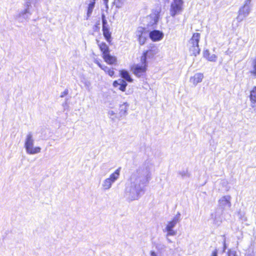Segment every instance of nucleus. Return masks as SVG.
Here are the masks:
<instances>
[{
  "label": "nucleus",
  "mask_w": 256,
  "mask_h": 256,
  "mask_svg": "<svg viewBox=\"0 0 256 256\" xmlns=\"http://www.w3.org/2000/svg\"><path fill=\"white\" fill-rule=\"evenodd\" d=\"M98 48L102 54L104 61L110 65H116L117 64V58L115 56L110 54L108 46L104 42H102L98 44Z\"/></svg>",
  "instance_id": "nucleus-1"
},
{
  "label": "nucleus",
  "mask_w": 256,
  "mask_h": 256,
  "mask_svg": "<svg viewBox=\"0 0 256 256\" xmlns=\"http://www.w3.org/2000/svg\"><path fill=\"white\" fill-rule=\"evenodd\" d=\"M200 38V33L194 32L188 42V50L192 55L196 56L200 53V50L198 44Z\"/></svg>",
  "instance_id": "nucleus-2"
},
{
  "label": "nucleus",
  "mask_w": 256,
  "mask_h": 256,
  "mask_svg": "<svg viewBox=\"0 0 256 256\" xmlns=\"http://www.w3.org/2000/svg\"><path fill=\"white\" fill-rule=\"evenodd\" d=\"M140 64H133L130 67L131 72L138 78L146 76L148 70L147 61H144L140 58Z\"/></svg>",
  "instance_id": "nucleus-3"
},
{
  "label": "nucleus",
  "mask_w": 256,
  "mask_h": 256,
  "mask_svg": "<svg viewBox=\"0 0 256 256\" xmlns=\"http://www.w3.org/2000/svg\"><path fill=\"white\" fill-rule=\"evenodd\" d=\"M33 144L34 140L32 139V135L30 134L26 136L24 144L27 153L33 154L39 153L40 152L41 148L39 146L34 147Z\"/></svg>",
  "instance_id": "nucleus-4"
},
{
  "label": "nucleus",
  "mask_w": 256,
  "mask_h": 256,
  "mask_svg": "<svg viewBox=\"0 0 256 256\" xmlns=\"http://www.w3.org/2000/svg\"><path fill=\"white\" fill-rule=\"evenodd\" d=\"M183 1L182 0H174V2L170 6V15L174 16L178 14L182 9Z\"/></svg>",
  "instance_id": "nucleus-5"
},
{
  "label": "nucleus",
  "mask_w": 256,
  "mask_h": 256,
  "mask_svg": "<svg viewBox=\"0 0 256 256\" xmlns=\"http://www.w3.org/2000/svg\"><path fill=\"white\" fill-rule=\"evenodd\" d=\"M137 40L140 46L144 45L147 40L146 29L144 27L138 28L136 32Z\"/></svg>",
  "instance_id": "nucleus-6"
},
{
  "label": "nucleus",
  "mask_w": 256,
  "mask_h": 256,
  "mask_svg": "<svg viewBox=\"0 0 256 256\" xmlns=\"http://www.w3.org/2000/svg\"><path fill=\"white\" fill-rule=\"evenodd\" d=\"M178 222V218L175 217L168 222L166 228V230L168 232L167 236H174L176 234V231L174 230L172 228Z\"/></svg>",
  "instance_id": "nucleus-7"
},
{
  "label": "nucleus",
  "mask_w": 256,
  "mask_h": 256,
  "mask_svg": "<svg viewBox=\"0 0 256 256\" xmlns=\"http://www.w3.org/2000/svg\"><path fill=\"white\" fill-rule=\"evenodd\" d=\"M155 46H152L144 51L140 57L144 61H146L147 58H153L156 54Z\"/></svg>",
  "instance_id": "nucleus-8"
},
{
  "label": "nucleus",
  "mask_w": 256,
  "mask_h": 256,
  "mask_svg": "<svg viewBox=\"0 0 256 256\" xmlns=\"http://www.w3.org/2000/svg\"><path fill=\"white\" fill-rule=\"evenodd\" d=\"M149 37L152 42L160 40L164 37V34L158 30H153L150 32Z\"/></svg>",
  "instance_id": "nucleus-9"
},
{
  "label": "nucleus",
  "mask_w": 256,
  "mask_h": 256,
  "mask_svg": "<svg viewBox=\"0 0 256 256\" xmlns=\"http://www.w3.org/2000/svg\"><path fill=\"white\" fill-rule=\"evenodd\" d=\"M114 88H118L122 92H125L128 85L126 82L122 79H118L114 81L112 83Z\"/></svg>",
  "instance_id": "nucleus-10"
},
{
  "label": "nucleus",
  "mask_w": 256,
  "mask_h": 256,
  "mask_svg": "<svg viewBox=\"0 0 256 256\" xmlns=\"http://www.w3.org/2000/svg\"><path fill=\"white\" fill-rule=\"evenodd\" d=\"M103 36L106 41L110 44H112V34L108 26H102V28Z\"/></svg>",
  "instance_id": "nucleus-11"
},
{
  "label": "nucleus",
  "mask_w": 256,
  "mask_h": 256,
  "mask_svg": "<svg viewBox=\"0 0 256 256\" xmlns=\"http://www.w3.org/2000/svg\"><path fill=\"white\" fill-rule=\"evenodd\" d=\"M95 62L102 70L109 76H110V77H112L114 76L115 72L114 68H108L106 66L102 65L97 60H96Z\"/></svg>",
  "instance_id": "nucleus-12"
},
{
  "label": "nucleus",
  "mask_w": 256,
  "mask_h": 256,
  "mask_svg": "<svg viewBox=\"0 0 256 256\" xmlns=\"http://www.w3.org/2000/svg\"><path fill=\"white\" fill-rule=\"evenodd\" d=\"M203 78V74L196 73L194 76L190 78V81L192 84L196 86L198 84L202 82Z\"/></svg>",
  "instance_id": "nucleus-13"
},
{
  "label": "nucleus",
  "mask_w": 256,
  "mask_h": 256,
  "mask_svg": "<svg viewBox=\"0 0 256 256\" xmlns=\"http://www.w3.org/2000/svg\"><path fill=\"white\" fill-rule=\"evenodd\" d=\"M250 99L251 103V106L252 108H256V86L252 87L250 90Z\"/></svg>",
  "instance_id": "nucleus-14"
},
{
  "label": "nucleus",
  "mask_w": 256,
  "mask_h": 256,
  "mask_svg": "<svg viewBox=\"0 0 256 256\" xmlns=\"http://www.w3.org/2000/svg\"><path fill=\"white\" fill-rule=\"evenodd\" d=\"M120 75L125 81H127L129 82H133V80L131 78L129 72L125 70H120Z\"/></svg>",
  "instance_id": "nucleus-15"
},
{
  "label": "nucleus",
  "mask_w": 256,
  "mask_h": 256,
  "mask_svg": "<svg viewBox=\"0 0 256 256\" xmlns=\"http://www.w3.org/2000/svg\"><path fill=\"white\" fill-rule=\"evenodd\" d=\"M204 56L210 62H216L217 60V56L214 54H210L208 50H206L204 52Z\"/></svg>",
  "instance_id": "nucleus-16"
},
{
  "label": "nucleus",
  "mask_w": 256,
  "mask_h": 256,
  "mask_svg": "<svg viewBox=\"0 0 256 256\" xmlns=\"http://www.w3.org/2000/svg\"><path fill=\"white\" fill-rule=\"evenodd\" d=\"M160 12V9L152 10V13L149 15L152 18L155 23L157 22Z\"/></svg>",
  "instance_id": "nucleus-17"
},
{
  "label": "nucleus",
  "mask_w": 256,
  "mask_h": 256,
  "mask_svg": "<svg viewBox=\"0 0 256 256\" xmlns=\"http://www.w3.org/2000/svg\"><path fill=\"white\" fill-rule=\"evenodd\" d=\"M252 70H250V74L254 77H256V56L252 60Z\"/></svg>",
  "instance_id": "nucleus-18"
},
{
  "label": "nucleus",
  "mask_w": 256,
  "mask_h": 256,
  "mask_svg": "<svg viewBox=\"0 0 256 256\" xmlns=\"http://www.w3.org/2000/svg\"><path fill=\"white\" fill-rule=\"evenodd\" d=\"M120 168L116 170L108 178L113 182L118 178L120 176Z\"/></svg>",
  "instance_id": "nucleus-19"
},
{
  "label": "nucleus",
  "mask_w": 256,
  "mask_h": 256,
  "mask_svg": "<svg viewBox=\"0 0 256 256\" xmlns=\"http://www.w3.org/2000/svg\"><path fill=\"white\" fill-rule=\"evenodd\" d=\"M230 196H223L221 199L218 200V202L222 206L228 204L229 206H230Z\"/></svg>",
  "instance_id": "nucleus-20"
},
{
  "label": "nucleus",
  "mask_w": 256,
  "mask_h": 256,
  "mask_svg": "<svg viewBox=\"0 0 256 256\" xmlns=\"http://www.w3.org/2000/svg\"><path fill=\"white\" fill-rule=\"evenodd\" d=\"M128 108V105L126 103H124L120 106L119 113L120 114H124L126 112Z\"/></svg>",
  "instance_id": "nucleus-21"
},
{
  "label": "nucleus",
  "mask_w": 256,
  "mask_h": 256,
  "mask_svg": "<svg viewBox=\"0 0 256 256\" xmlns=\"http://www.w3.org/2000/svg\"><path fill=\"white\" fill-rule=\"evenodd\" d=\"M94 5L95 2H92L88 4L87 10V15L88 16H89L92 13Z\"/></svg>",
  "instance_id": "nucleus-22"
},
{
  "label": "nucleus",
  "mask_w": 256,
  "mask_h": 256,
  "mask_svg": "<svg viewBox=\"0 0 256 256\" xmlns=\"http://www.w3.org/2000/svg\"><path fill=\"white\" fill-rule=\"evenodd\" d=\"M113 182L108 178H106L103 184V187L104 189H108L112 186Z\"/></svg>",
  "instance_id": "nucleus-23"
},
{
  "label": "nucleus",
  "mask_w": 256,
  "mask_h": 256,
  "mask_svg": "<svg viewBox=\"0 0 256 256\" xmlns=\"http://www.w3.org/2000/svg\"><path fill=\"white\" fill-rule=\"evenodd\" d=\"M100 23H96L93 27V31L94 32H98L100 31Z\"/></svg>",
  "instance_id": "nucleus-24"
},
{
  "label": "nucleus",
  "mask_w": 256,
  "mask_h": 256,
  "mask_svg": "<svg viewBox=\"0 0 256 256\" xmlns=\"http://www.w3.org/2000/svg\"><path fill=\"white\" fill-rule=\"evenodd\" d=\"M228 256H238L236 252L234 250H229L228 252Z\"/></svg>",
  "instance_id": "nucleus-25"
},
{
  "label": "nucleus",
  "mask_w": 256,
  "mask_h": 256,
  "mask_svg": "<svg viewBox=\"0 0 256 256\" xmlns=\"http://www.w3.org/2000/svg\"><path fill=\"white\" fill-rule=\"evenodd\" d=\"M102 26H106L107 24L106 20V19L105 16L104 14L102 15Z\"/></svg>",
  "instance_id": "nucleus-26"
},
{
  "label": "nucleus",
  "mask_w": 256,
  "mask_h": 256,
  "mask_svg": "<svg viewBox=\"0 0 256 256\" xmlns=\"http://www.w3.org/2000/svg\"><path fill=\"white\" fill-rule=\"evenodd\" d=\"M210 256H218V250H214L212 251Z\"/></svg>",
  "instance_id": "nucleus-27"
},
{
  "label": "nucleus",
  "mask_w": 256,
  "mask_h": 256,
  "mask_svg": "<svg viewBox=\"0 0 256 256\" xmlns=\"http://www.w3.org/2000/svg\"><path fill=\"white\" fill-rule=\"evenodd\" d=\"M132 187H128V188H126V193L130 192L131 190H132Z\"/></svg>",
  "instance_id": "nucleus-28"
},
{
  "label": "nucleus",
  "mask_w": 256,
  "mask_h": 256,
  "mask_svg": "<svg viewBox=\"0 0 256 256\" xmlns=\"http://www.w3.org/2000/svg\"><path fill=\"white\" fill-rule=\"evenodd\" d=\"M150 255L152 256H157L156 252L154 251H151L150 252Z\"/></svg>",
  "instance_id": "nucleus-29"
},
{
  "label": "nucleus",
  "mask_w": 256,
  "mask_h": 256,
  "mask_svg": "<svg viewBox=\"0 0 256 256\" xmlns=\"http://www.w3.org/2000/svg\"><path fill=\"white\" fill-rule=\"evenodd\" d=\"M104 0V2L106 3V4H107L108 2V0Z\"/></svg>",
  "instance_id": "nucleus-30"
},
{
  "label": "nucleus",
  "mask_w": 256,
  "mask_h": 256,
  "mask_svg": "<svg viewBox=\"0 0 256 256\" xmlns=\"http://www.w3.org/2000/svg\"><path fill=\"white\" fill-rule=\"evenodd\" d=\"M96 0H92V2H95Z\"/></svg>",
  "instance_id": "nucleus-31"
},
{
  "label": "nucleus",
  "mask_w": 256,
  "mask_h": 256,
  "mask_svg": "<svg viewBox=\"0 0 256 256\" xmlns=\"http://www.w3.org/2000/svg\"><path fill=\"white\" fill-rule=\"evenodd\" d=\"M248 256H252V255H248Z\"/></svg>",
  "instance_id": "nucleus-32"
}]
</instances>
